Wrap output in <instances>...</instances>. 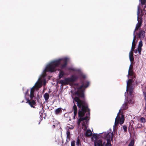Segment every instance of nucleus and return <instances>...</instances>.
I'll return each mask as SVG.
<instances>
[{
	"instance_id": "nucleus-1",
	"label": "nucleus",
	"mask_w": 146,
	"mask_h": 146,
	"mask_svg": "<svg viewBox=\"0 0 146 146\" xmlns=\"http://www.w3.org/2000/svg\"><path fill=\"white\" fill-rule=\"evenodd\" d=\"M82 84L77 88V90L74 93L77 96L73 100L77 103V106L80 108L78 111L79 118L78 121V124L79 125L81 121H83L82 126L85 129L87 128L88 124V117L90 115V110L88 104L85 100L84 94L85 89L89 85V82L88 81H82Z\"/></svg>"
},
{
	"instance_id": "nucleus-2",
	"label": "nucleus",
	"mask_w": 146,
	"mask_h": 146,
	"mask_svg": "<svg viewBox=\"0 0 146 146\" xmlns=\"http://www.w3.org/2000/svg\"><path fill=\"white\" fill-rule=\"evenodd\" d=\"M68 59V58L66 57L52 61L46 66L45 71L53 72L55 71V68L59 65H60L61 69H65L67 66Z\"/></svg>"
},
{
	"instance_id": "nucleus-3",
	"label": "nucleus",
	"mask_w": 146,
	"mask_h": 146,
	"mask_svg": "<svg viewBox=\"0 0 146 146\" xmlns=\"http://www.w3.org/2000/svg\"><path fill=\"white\" fill-rule=\"evenodd\" d=\"M78 78V76H77L73 75L70 78H65L66 85L69 84V83L73 82H75Z\"/></svg>"
},
{
	"instance_id": "nucleus-4",
	"label": "nucleus",
	"mask_w": 146,
	"mask_h": 146,
	"mask_svg": "<svg viewBox=\"0 0 146 146\" xmlns=\"http://www.w3.org/2000/svg\"><path fill=\"white\" fill-rule=\"evenodd\" d=\"M95 146H105V142H102L100 140H97L94 141Z\"/></svg>"
},
{
	"instance_id": "nucleus-5",
	"label": "nucleus",
	"mask_w": 146,
	"mask_h": 146,
	"mask_svg": "<svg viewBox=\"0 0 146 146\" xmlns=\"http://www.w3.org/2000/svg\"><path fill=\"white\" fill-rule=\"evenodd\" d=\"M27 101L26 103H28L30 106L31 107L35 108L34 105L35 106L36 105L35 101L34 100H30L29 99H27Z\"/></svg>"
},
{
	"instance_id": "nucleus-6",
	"label": "nucleus",
	"mask_w": 146,
	"mask_h": 146,
	"mask_svg": "<svg viewBox=\"0 0 146 146\" xmlns=\"http://www.w3.org/2000/svg\"><path fill=\"white\" fill-rule=\"evenodd\" d=\"M74 98H72L73 100V102L74 103V105L72 108V111H74V119H75V117L77 113V108L76 105L75 104V103L74 102V101L75 102V101L73 100V99ZM75 102H76L75 101Z\"/></svg>"
},
{
	"instance_id": "nucleus-7",
	"label": "nucleus",
	"mask_w": 146,
	"mask_h": 146,
	"mask_svg": "<svg viewBox=\"0 0 146 146\" xmlns=\"http://www.w3.org/2000/svg\"><path fill=\"white\" fill-rule=\"evenodd\" d=\"M145 31L143 30H140L138 33V37L140 38H144L145 35Z\"/></svg>"
},
{
	"instance_id": "nucleus-8",
	"label": "nucleus",
	"mask_w": 146,
	"mask_h": 146,
	"mask_svg": "<svg viewBox=\"0 0 146 146\" xmlns=\"http://www.w3.org/2000/svg\"><path fill=\"white\" fill-rule=\"evenodd\" d=\"M113 136V133L109 132L106 134L104 137L105 139H107V140L109 139L110 140L111 139V140L112 141Z\"/></svg>"
},
{
	"instance_id": "nucleus-9",
	"label": "nucleus",
	"mask_w": 146,
	"mask_h": 146,
	"mask_svg": "<svg viewBox=\"0 0 146 146\" xmlns=\"http://www.w3.org/2000/svg\"><path fill=\"white\" fill-rule=\"evenodd\" d=\"M143 46V42L141 40L139 42L138 47H137V50L139 54L140 55L142 51V47Z\"/></svg>"
},
{
	"instance_id": "nucleus-10",
	"label": "nucleus",
	"mask_w": 146,
	"mask_h": 146,
	"mask_svg": "<svg viewBox=\"0 0 146 146\" xmlns=\"http://www.w3.org/2000/svg\"><path fill=\"white\" fill-rule=\"evenodd\" d=\"M137 20L138 21V23L137 24L136 27H138L139 29L141 26L143 20L142 18L141 17H137Z\"/></svg>"
},
{
	"instance_id": "nucleus-11",
	"label": "nucleus",
	"mask_w": 146,
	"mask_h": 146,
	"mask_svg": "<svg viewBox=\"0 0 146 146\" xmlns=\"http://www.w3.org/2000/svg\"><path fill=\"white\" fill-rule=\"evenodd\" d=\"M120 112V110H119V112L118 113L116 117L115 118L114 125L113 126V127H116L117 126V124L119 123V121L120 119L119 116V113Z\"/></svg>"
},
{
	"instance_id": "nucleus-12",
	"label": "nucleus",
	"mask_w": 146,
	"mask_h": 146,
	"mask_svg": "<svg viewBox=\"0 0 146 146\" xmlns=\"http://www.w3.org/2000/svg\"><path fill=\"white\" fill-rule=\"evenodd\" d=\"M133 82L132 81L131 79H129L127 82V90L130 88L131 87L132 88H133L132 86V83Z\"/></svg>"
},
{
	"instance_id": "nucleus-13",
	"label": "nucleus",
	"mask_w": 146,
	"mask_h": 146,
	"mask_svg": "<svg viewBox=\"0 0 146 146\" xmlns=\"http://www.w3.org/2000/svg\"><path fill=\"white\" fill-rule=\"evenodd\" d=\"M128 102H125L121 106V110H123L127 109L128 108Z\"/></svg>"
},
{
	"instance_id": "nucleus-14",
	"label": "nucleus",
	"mask_w": 146,
	"mask_h": 146,
	"mask_svg": "<svg viewBox=\"0 0 146 146\" xmlns=\"http://www.w3.org/2000/svg\"><path fill=\"white\" fill-rule=\"evenodd\" d=\"M92 133L90 129L87 130L86 133V137H89L92 135Z\"/></svg>"
},
{
	"instance_id": "nucleus-15",
	"label": "nucleus",
	"mask_w": 146,
	"mask_h": 146,
	"mask_svg": "<svg viewBox=\"0 0 146 146\" xmlns=\"http://www.w3.org/2000/svg\"><path fill=\"white\" fill-rule=\"evenodd\" d=\"M136 75V74L135 72H133V70H128V76H132L133 75Z\"/></svg>"
},
{
	"instance_id": "nucleus-16",
	"label": "nucleus",
	"mask_w": 146,
	"mask_h": 146,
	"mask_svg": "<svg viewBox=\"0 0 146 146\" xmlns=\"http://www.w3.org/2000/svg\"><path fill=\"white\" fill-rule=\"evenodd\" d=\"M62 112V110L61 108H58L55 111V113L57 115L59 114V113H61Z\"/></svg>"
},
{
	"instance_id": "nucleus-17",
	"label": "nucleus",
	"mask_w": 146,
	"mask_h": 146,
	"mask_svg": "<svg viewBox=\"0 0 146 146\" xmlns=\"http://www.w3.org/2000/svg\"><path fill=\"white\" fill-rule=\"evenodd\" d=\"M133 88H132L131 87V88H128V92H129V95L131 97L133 96Z\"/></svg>"
},
{
	"instance_id": "nucleus-18",
	"label": "nucleus",
	"mask_w": 146,
	"mask_h": 146,
	"mask_svg": "<svg viewBox=\"0 0 146 146\" xmlns=\"http://www.w3.org/2000/svg\"><path fill=\"white\" fill-rule=\"evenodd\" d=\"M124 117L123 115H122L120 119V120L119 121V123L121 125L123 123L124 121Z\"/></svg>"
},
{
	"instance_id": "nucleus-19",
	"label": "nucleus",
	"mask_w": 146,
	"mask_h": 146,
	"mask_svg": "<svg viewBox=\"0 0 146 146\" xmlns=\"http://www.w3.org/2000/svg\"><path fill=\"white\" fill-rule=\"evenodd\" d=\"M44 97L45 101H47L49 99V96L48 93H46L44 94Z\"/></svg>"
},
{
	"instance_id": "nucleus-20",
	"label": "nucleus",
	"mask_w": 146,
	"mask_h": 146,
	"mask_svg": "<svg viewBox=\"0 0 146 146\" xmlns=\"http://www.w3.org/2000/svg\"><path fill=\"white\" fill-rule=\"evenodd\" d=\"M64 75V73L63 71L60 70L59 73V79H61Z\"/></svg>"
},
{
	"instance_id": "nucleus-21",
	"label": "nucleus",
	"mask_w": 146,
	"mask_h": 146,
	"mask_svg": "<svg viewBox=\"0 0 146 146\" xmlns=\"http://www.w3.org/2000/svg\"><path fill=\"white\" fill-rule=\"evenodd\" d=\"M112 145L111 143L110 140L109 139L107 140V143H105V146H111Z\"/></svg>"
},
{
	"instance_id": "nucleus-22",
	"label": "nucleus",
	"mask_w": 146,
	"mask_h": 146,
	"mask_svg": "<svg viewBox=\"0 0 146 146\" xmlns=\"http://www.w3.org/2000/svg\"><path fill=\"white\" fill-rule=\"evenodd\" d=\"M77 146H80L81 145V142L79 137H78L76 142Z\"/></svg>"
},
{
	"instance_id": "nucleus-23",
	"label": "nucleus",
	"mask_w": 146,
	"mask_h": 146,
	"mask_svg": "<svg viewBox=\"0 0 146 146\" xmlns=\"http://www.w3.org/2000/svg\"><path fill=\"white\" fill-rule=\"evenodd\" d=\"M59 84H61L62 85H66V84L65 80V79H64V80H60L59 81Z\"/></svg>"
},
{
	"instance_id": "nucleus-24",
	"label": "nucleus",
	"mask_w": 146,
	"mask_h": 146,
	"mask_svg": "<svg viewBox=\"0 0 146 146\" xmlns=\"http://www.w3.org/2000/svg\"><path fill=\"white\" fill-rule=\"evenodd\" d=\"M139 1H140L142 7L145 5L146 2V0H139Z\"/></svg>"
},
{
	"instance_id": "nucleus-25",
	"label": "nucleus",
	"mask_w": 146,
	"mask_h": 146,
	"mask_svg": "<svg viewBox=\"0 0 146 146\" xmlns=\"http://www.w3.org/2000/svg\"><path fill=\"white\" fill-rule=\"evenodd\" d=\"M129 58L131 63H132L134 60L133 56H129Z\"/></svg>"
},
{
	"instance_id": "nucleus-26",
	"label": "nucleus",
	"mask_w": 146,
	"mask_h": 146,
	"mask_svg": "<svg viewBox=\"0 0 146 146\" xmlns=\"http://www.w3.org/2000/svg\"><path fill=\"white\" fill-rule=\"evenodd\" d=\"M95 138L96 140H98V135L97 134H94L92 135V138Z\"/></svg>"
},
{
	"instance_id": "nucleus-27",
	"label": "nucleus",
	"mask_w": 146,
	"mask_h": 146,
	"mask_svg": "<svg viewBox=\"0 0 146 146\" xmlns=\"http://www.w3.org/2000/svg\"><path fill=\"white\" fill-rule=\"evenodd\" d=\"M134 144V141L133 140H131L129 143L128 146H133Z\"/></svg>"
},
{
	"instance_id": "nucleus-28",
	"label": "nucleus",
	"mask_w": 146,
	"mask_h": 146,
	"mask_svg": "<svg viewBox=\"0 0 146 146\" xmlns=\"http://www.w3.org/2000/svg\"><path fill=\"white\" fill-rule=\"evenodd\" d=\"M131 79H131L132 81L133 82L135 80V79L136 76V75H133L132 76H131Z\"/></svg>"
},
{
	"instance_id": "nucleus-29",
	"label": "nucleus",
	"mask_w": 146,
	"mask_h": 146,
	"mask_svg": "<svg viewBox=\"0 0 146 146\" xmlns=\"http://www.w3.org/2000/svg\"><path fill=\"white\" fill-rule=\"evenodd\" d=\"M141 122V123H145V119L143 117H142L140 119Z\"/></svg>"
},
{
	"instance_id": "nucleus-30",
	"label": "nucleus",
	"mask_w": 146,
	"mask_h": 146,
	"mask_svg": "<svg viewBox=\"0 0 146 146\" xmlns=\"http://www.w3.org/2000/svg\"><path fill=\"white\" fill-rule=\"evenodd\" d=\"M35 88L34 86L31 89L30 93L34 94Z\"/></svg>"
},
{
	"instance_id": "nucleus-31",
	"label": "nucleus",
	"mask_w": 146,
	"mask_h": 146,
	"mask_svg": "<svg viewBox=\"0 0 146 146\" xmlns=\"http://www.w3.org/2000/svg\"><path fill=\"white\" fill-rule=\"evenodd\" d=\"M137 9H137V17H139V15L140 13V8L138 6V7Z\"/></svg>"
},
{
	"instance_id": "nucleus-32",
	"label": "nucleus",
	"mask_w": 146,
	"mask_h": 146,
	"mask_svg": "<svg viewBox=\"0 0 146 146\" xmlns=\"http://www.w3.org/2000/svg\"><path fill=\"white\" fill-rule=\"evenodd\" d=\"M34 96V94L30 93V98L31 100H33V98Z\"/></svg>"
},
{
	"instance_id": "nucleus-33",
	"label": "nucleus",
	"mask_w": 146,
	"mask_h": 146,
	"mask_svg": "<svg viewBox=\"0 0 146 146\" xmlns=\"http://www.w3.org/2000/svg\"><path fill=\"white\" fill-rule=\"evenodd\" d=\"M133 70V65H132V63H131V64L129 66V68L128 70Z\"/></svg>"
},
{
	"instance_id": "nucleus-34",
	"label": "nucleus",
	"mask_w": 146,
	"mask_h": 146,
	"mask_svg": "<svg viewBox=\"0 0 146 146\" xmlns=\"http://www.w3.org/2000/svg\"><path fill=\"white\" fill-rule=\"evenodd\" d=\"M143 96L144 97V99L145 101V108H146V93H145V94H143Z\"/></svg>"
},
{
	"instance_id": "nucleus-35",
	"label": "nucleus",
	"mask_w": 146,
	"mask_h": 146,
	"mask_svg": "<svg viewBox=\"0 0 146 146\" xmlns=\"http://www.w3.org/2000/svg\"><path fill=\"white\" fill-rule=\"evenodd\" d=\"M123 128L124 131L126 132L127 131V127L126 125H124L123 126Z\"/></svg>"
},
{
	"instance_id": "nucleus-36",
	"label": "nucleus",
	"mask_w": 146,
	"mask_h": 146,
	"mask_svg": "<svg viewBox=\"0 0 146 146\" xmlns=\"http://www.w3.org/2000/svg\"><path fill=\"white\" fill-rule=\"evenodd\" d=\"M136 43L135 41H132V46L135 48Z\"/></svg>"
},
{
	"instance_id": "nucleus-37",
	"label": "nucleus",
	"mask_w": 146,
	"mask_h": 146,
	"mask_svg": "<svg viewBox=\"0 0 146 146\" xmlns=\"http://www.w3.org/2000/svg\"><path fill=\"white\" fill-rule=\"evenodd\" d=\"M141 13L140 15V16L141 17H140L142 18V17L143 16V15L144 14H145V13L144 12H143V10L142 9L141 10Z\"/></svg>"
},
{
	"instance_id": "nucleus-38",
	"label": "nucleus",
	"mask_w": 146,
	"mask_h": 146,
	"mask_svg": "<svg viewBox=\"0 0 146 146\" xmlns=\"http://www.w3.org/2000/svg\"><path fill=\"white\" fill-rule=\"evenodd\" d=\"M71 146H75V141H73L71 142Z\"/></svg>"
},
{
	"instance_id": "nucleus-39",
	"label": "nucleus",
	"mask_w": 146,
	"mask_h": 146,
	"mask_svg": "<svg viewBox=\"0 0 146 146\" xmlns=\"http://www.w3.org/2000/svg\"><path fill=\"white\" fill-rule=\"evenodd\" d=\"M70 135L68 136L67 135V139L66 140V141L67 142H68L70 140Z\"/></svg>"
},
{
	"instance_id": "nucleus-40",
	"label": "nucleus",
	"mask_w": 146,
	"mask_h": 146,
	"mask_svg": "<svg viewBox=\"0 0 146 146\" xmlns=\"http://www.w3.org/2000/svg\"><path fill=\"white\" fill-rule=\"evenodd\" d=\"M133 41H135L136 39V36L135 35V34L133 33Z\"/></svg>"
},
{
	"instance_id": "nucleus-41",
	"label": "nucleus",
	"mask_w": 146,
	"mask_h": 146,
	"mask_svg": "<svg viewBox=\"0 0 146 146\" xmlns=\"http://www.w3.org/2000/svg\"><path fill=\"white\" fill-rule=\"evenodd\" d=\"M126 102H128V103H130L131 104L133 103V102H132V100L131 99L129 100L126 101Z\"/></svg>"
},
{
	"instance_id": "nucleus-42",
	"label": "nucleus",
	"mask_w": 146,
	"mask_h": 146,
	"mask_svg": "<svg viewBox=\"0 0 146 146\" xmlns=\"http://www.w3.org/2000/svg\"><path fill=\"white\" fill-rule=\"evenodd\" d=\"M139 28H138V27H135V29L134 30V32H133V33H134L135 34V31H137V30H138L139 29Z\"/></svg>"
},
{
	"instance_id": "nucleus-43",
	"label": "nucleus",
	"mask_w": 146,
	"mask_h": 146,
	"mask_svg": "<svg viewBox=\"0 0 146 146\" xmlns=\"http://www.w3.org/2000/svg\"><path fill=\"white\" fill-rule=\"evenodd\" d=\"M133 52H132V51H130V52H129V56H133Z\"/></svg>"
},
{
	"instance_id": "nucleus-44",
	"label": "nucleus",
	"mask_w": 146,
	"mask_h": 146,
	"mask_svg": "<svg viewBox=\"0 0 146 146\" xmlns=\"http://www.w3.org/2000/svg\"><path fill=\"white\" fill-rule=\"evenodd\" d=\"M68 142H66L62 146H68Z\"/></svg>"
},
{
	"instance_id": "nucleus-45",
	"label": "nucleus",
	"mask_w": 146,
	"mask_h": 146,
	"mask_svg": "<svg viewBox=\"0 0 146 146\" xmlns=\"http://www.w3.org/2000/svg\"><path fill=\"white\" fill-rule=\"evenodd\" d=\"M135 48L131 46V49L130 51H132V52H133Z\"/></svg>"
},
{
	"instance_id": "nucleus-46",
	"label": "nucleus",
	"mask_w": 146,
	"mask_h": 146,
	"mask_svg": "<svg viewBox=\"0 0 146 146\" xmlns=\"http://www.w3.org/2000/svg\"><path fill=\"white\" fill-rule=\"evenodd\" d=\"M29 90L28 89L27 90V91H26V92H25V95H29Z\"/></svg>"
},
{
	"instance_id": "nucleus-47",
	"label": "nucleus",
	"mask_w": 146,
	"mask_h": 146,
	"mask_svg": "<svg viewBox=\"0 0 146 146\" xmlns=\"http://www.w3.org/2000/svg\"><path fill=\"white\" fill-rule=\"evenodd\" d=\"M145 8H144H144L143 9H142L143 10V12H144L145 13V14H146V10H145Z\"/></svg>"
},
{
	"instance_id": "nucleus-48",
	"label": "nucleus",
	"mask_w": 146,
	"mask_h": 146,
	"mask_svg": "<svg viewBox=\"0 0 146 146\" xmlns=\"http://www.w3.org/2000/svg\"><path fill=\"white\" fill-rule=\"evenodd\" d=\"M66 135L68 136L70 135V132L68 131H67L66 132Z\"/></svg>"
},
{
	"instance_id": "nucleus-49",
	"label": "nucleus",
	"mask_w": 146,
	"mask_h": 146,
	"mask_svg": "<svg viewBox=\"0 0 146 146\" xmlns=\"http://www.w3.org/2000/svg\"><path fill=\"white\" fill-rule=\"evenodd\" d=\"M134 52L135 53H137V52H138V50H137V49H136L134 50Z\"/></svg>"
},
{
	"instance_id": "nucleus-50",
	"label": "nucleus",
	"mask_w": 146,
	"mask_h": 146,
	"mask_svg": "<svg viewBox=\"0 0 146 146\" xmlns=\"http://www.w3.org/2000/svg\"><path fill=\"white\" fill-rule=\"evenodd\" d=\"M68 70H70L74 71V70L73 68H68Z\"/></svg>"
},
{
	"instance_id": "nucleus-51",
	"label": "nucleus",
	"mask_w": 146,
	"mask_h": 146,
	"mask_svg": "<svg viewBox=\"0 0 146 146\" xmlns=\"http://www.w3.org/2000/svg\"><path fill=\"white\" fill-rule=\"evenodd\" d=\"M69 128L70 129H72L73 128V127H69Z\"/></svg>"
},
{
	"instance_id": "nucleus-52",
	"label": "nucleus",
	"mask_w": 146,
	"mask_h": 146,
	"mask_svg": "<svg viewBox=\"0 0 146 146\" xmlns=\"http://www.w3.org/2000/svg\"><path fill=\"white\" fill-rule=\"evenodd\" d=\"M82 76L83 78H85V76H84V75H82Z\"/></svg>"
},
{
	"instance_id": "nucleus-53",
	"label": "nucleus",
	"mask_w": 146,
	"mask_h": 146,
	"mask_svg": "<svg viewBox=\"0 0 146 146\" xmlns=\"http://www.w3.org/2000/svg\"><path fill=\"white\" fill-rule=\"evenodd\" d=\"M53 127H54V128H55V125H53Z\"/></svg>"
},
{
	"instance_id": "nucleus-54",
	"label": "nucleus",
	"mask_w": 146,
	"mask_h": 146,
	"mask_svg": "<svg viewBox=\"0 0 146 146\" xmlns=\"http://www.w3.org/2000/svg\"><path fill=\"white\" fill-rule=\"evenodd\" d=\"M145 93H146V92H143V94H145Z\"/></svg>"
},
{
	"instance_id": "nucleus-55",
	"label": "nucleus",
	"mask_w": 146,
	"mask_h": 146,
	"mask_svg": "<svg viewBox=\"0 0 146 146\" xmlns=\"http://www.w3.org/2000/svg\"><path fill=\"white\" fill-rule=\"evenodd\" d=\"M144 8H146V4L144 6Z\"/></svg>"
},
{
	"instance_id": "nucleus-56",
	"label": "nucleus",
	"mask_w": 146,
	"mask_h": 146,
	"mask_svg": "<svg viewBox=\"0 0 146 146\" xmlns=\"http://www.w3.org/2000/svg\"><path fill=\"white\" fill-rule=\"evenodd\" d=\"M117 127V126L116 127H113L114 129H114V128H116V127Z\"/></svg>"
},
{
	"instance_id": "nucleus-57",
	"label": "nucleus",
	"mask_w": 146,
	"mask_h": 146,
	"mask_svg": "<svg viewBox=\"0 0 146 146\" xmlns=\"http://www.w3.org/2000/svg\"><path fill=\"white\" fill-rule=\"evenodd\" d=\"M78 85V84H76V85Z\"/></svg>"
},
{
	"instance_id": "nucleus-58",
	"label": "nucleus",
	"mask_w": 146,
	"mask_h": 146,
	"mask_svg": "<svg viewBox=\"0 0 146 146\" xmlns=\"http://www.w3.org/2000/svg\"><path fill=\"white\" fill-rule=\"evenodd\" d=\"M145 146H146V145Z\"/></svg>"
}]
</instances>
